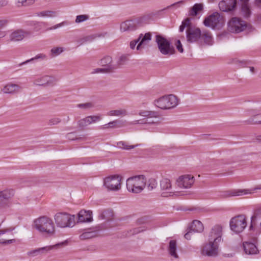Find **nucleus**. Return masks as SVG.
Returning <instances> with one entry per match:
<instances>
[{"mask_svg":"<svg viewBox=\"0 0 261 261\" xmlns=\"http://www.w3.org/2000/svg\"><path fill=\"white\" fill-rule=\"evenodd\" d=\"M34 226L36 229L41 233L49 236H53L55 233V227L52 220L43 216L34 221Z\"/></svg>","mask_w":261,"mask_h":261,"instance_id":"obj_1","label":"nucleus"},{"mask_svg":"<svg viewBox=\"0 0 261 261\" xmlns=\"http://www.w3.org/2000/svg\"><path fill=\"white\" fill-rule=\"evenodd\" d=\"M146 181L145 177L143 175L129 177L126 180L127 189L132 193H140L144 188Z\"/></svg>","mask_w":261,"mask_h":261,"instance_id":"obj_2","label":"nucleus"},{"mask_svg":"<svg viewBox=\"0 0 261 261\" xmlns=\"http://www.w3.org/2000/svg\"><path fill=\"white\" fill-rule=\"evenodd\" d=\"M155 42L161 53L165 56H170L175 53L174 46L170 41L161 35L155 36Z\"/></svg>","mask_w":261,"mask_h":261,"instance_id":"obj_3","label":"nucleus"},{"mask_svg":"<svg viewBox=\"0 0 261 261\" xmlns=\"http://www.w3.org/2000/svg\"><path fill=\"white\" fill-rule=\"evenodd\" d=\"M205 27L213 29L220 30L225 24L224 18L218 12H214L204 18L203 22Z\"/></svg>","mask_w":261,"mask_h":261,"instance_id":"obj_4","label":"nucleus"},{"mask_svg":"<svg viewBox=\"0 0 261 261\" xmlns=\"http://www.w3.org/2000/svg\"><path fill=\"white\" fill-rule=\"evenodd\" d=\"M155 106L161 109H170L176 107L178 99L176 96L170 94L163 96L154 101Z\"/></svg>","mask_w":261,"mask_h":261,"instance_id":"obj_5","label":"nucleus"},{"mask_svg":"<svg viewBox=\"0 0 261 261\" xmlns=\"http://www.w3.org/2000/svg\"><path fill=\"white\" fill-rule=\"evenodd\" d=\"M55 223L61 228L72 227L75 224V216L66 213H58L54 216Z\"/></svg>","mask_w":261,"mask_h":261,"instance_id":"obj_6","label":"nucleus"},{"mask_svg":"<svg viewBox=\"0 0 261 261\" xmlns=\"http://www.w3.org/2000/svg\"><path fill=\"white\" fill-rule=\"evenodd\" d=\"M247 28V22L238 17H233L228 22V30L232 33H240Z\"/></svg>","mask_w":261,"mask_h":261,"instance_id":"obj_7","label":"nucleus"},{"mask_svg":"<svg viewBox=\"0 0 261 261\" xmlns=\"http://www.w3.org/2000/svg\"><path fill=\"white\" fill-rule=\"evenodd\" d=\"M247 225L246 218L243 215H239L232 218L230 221L231 230L237 233L241 232Z\"/></svg>","mask_w":261,"mask_h":261,"instance_id":"obj_8","label":"nucleus"},{"mask_svg":"<svg viewBox=\"0 0 261 261\" xmlns=\"http://www.w3.org/2000/svg\"><path fill=\"white\" fill-rule=\"evenodd\" d=\"M219 244L210 241L205 243L202 247L201 253L202 255L210 257H215L219 253Z\"/></svg>","mask_w":261,"mask_h":261,"instance_id":"obj_9","label":"nucleus"},{"mask_svg":"<svg viewBox=\"0 0 261 261\" xmlns=\"http://www.w3.org/2000/svg\"><path fill=\"white\" fill-rule=\"evenodd\" d=\"M121 177L119 175H112L104 179V185L111 191H118L121 188Z\"/></svg>","mask_w":261,"mask_h":261,"instance_id":"obj_10","label":"nucleus"},{"mask_svg":"<svg viewBox=\"0 0 261 261\" xmlns=\"http://www.w3.org/2000/svg\"><path fill=\"white\" fill-rule=\"evenodd\" d=\"M201 31L198 28L189 27L186 30V38L188 43L197 42L201 37Z\"/></svg>","mask_w":261,"mask_h":261,"instance_id":"obj_11","label":"nucleus"},{"mask_svg":"<svg viewBox=\"0 0 261 261\" xmlns=\"http://www.w3.org/2000/svg\"><path fill=\"white\" fill-rule=\"evenodd\" d=\"M222 228L220 225L214 226L211 230L208 235V241L218 244L222 241Z\"/></svg>","mask_w":261,"mask_h":261,"instance_id":"obj_12","label":"nucleus"},{"mask_svg":"<svg viewBox=\"0 0 261 261\" xmlns=\"http://www.w3.org/2000/svg\"><path fill=\"white\" fill-rule=\"evenodd\" d=\"M33 82L34 85L36 86H54L56 84L57 80L52 76L44 75L36 78Z\"/></svg>","mask_w":261,"mask_h":261,"instance_id":"obj_13","label":"nucleus"},{"mask_svg":"<svg viewBox=\"0 0 261 261\" xmlns=\"http://www.w3.org/2000/svg\"><path fill=\"white\" fill-rule=\"evenodd\" d=\"M160 187L162 191L161 195L163 197L170 196L174 192L171 181L168 178H163L160 181Z\"/></svg>","mask_w":261,"mask_h":261,"instance_id":"obj_14","label":"nucleus"},{"mask_svg":"<svg viewBox=\"0 0 261 261\" xmlns=\"http://www.w3.org/2000/svg\"><path fill=\"white\" fill-rule=\"evenodd\" d=\"M194 182V177L189 174L181 176L176 180L177 186L182 188H190Z\"/></svg>","mask_w":261,"mask_h":261,"instance_id":"obj_15","label":"nucleus"},{"mask_svg":"<svg viewBox=\"0 0 261 261\" xmlns=\"http://www.w3.org/2000/svg\"><path fill=\"white\" fill-rule=\"evenodd\" d=\"M246 241L243 242V246L245 253L248 255H255L259 253V250L257 247L256 242Z\"/></svg>","mask_w":261,"mask_h":261,"instance_id":"obj_16","label":"nucleus"},{"mask_svg":"<svg viewBox=\"0 0 261 261\" xmlns=\"http://www.w3.org/2000/svg\"><path fill=\"white\" fill-rule=\"evenodd\" d=\"M101 119V115L89 116L80 120L77 124L79 127L84 128L89 124L100 121Z\"/></svg>","mask_w":261,"mask_h":261,"instance_id":"obj_17","label":"nucleus"},{"mask_svg":"<svg viewBox=\"0 0 261 261\" xmlns=\"http://www.w3.org/2000/svg\"><path fill=\"white\" fill-rule=\"evenodd\" d=\"M237 0H222L219 3L220 9L224 12H230L237 7Z\"/></svg>","mask_w":261,"mask_h":261,"instance_id":"obj_18","label":"nucleus"},{"mask_svg":"<svg viewBox=\"0 0 261 261\" xmlns=\"http://www.w3.org/2000/svg\"><path fill=\"white\" fill-rule=\"evenodd\" d=\"M14 195L13 189L6 190L0 191V208L8 206L7 200L12 198Z\"/></svg>","mask_w":261,"mask_h":261,"instance_id":"obj_19","label":"nucleus"},{"mask_svg":"<svg viewBox=\"0 0 261 261\" xmlns=\"http://www.w3.org/2000/svg\"><path fill=\"white\" fill-rule=\"evenodd\" d=\"M30 35L31 33L29 32L21 29L17 30L10 35V40L13 42L20 41Z\"/></svg>","mask_w":261,"mask_h":261,"instance_id":"obj_20","label":"nucleus"},{"mask_svg":"<svg viewBox=\"0 0 261 261\" xmlns=\"http://www.w3.org/2000/svg\"><path fill=\"white\" fill-rule=\"evenodd\" d=\"M112 58L111 57L107 56L101 59L99 62L100 65L106 67L107 72H112L117 69L116 65L112 64Z\"/></svg>","mask_w":261,"mask_h":261,"instance_id":"obj_21","label":"nucleus"},{"mask_svg":"<svg viewBox=\"0 0 261 261\" xmlns=\"http://www.w3.org/2000/svg\"><path fill=\"white\" fill-rule=\"evenodd\" d=\"M139 21L136 20H127L120 24V29L121 32L132 31L137 28V23Z\"/></svg>","mask_w":261,"mask_h":261,"instance_id":"obj_22","label":"nucleus"},{"mask_svg":"<svg viewBox=\"0 0 261 261\" xmlns=\"http://www.w3.org/2000/svg\"><path fill=\"white\" fill-rule=\"evenodd\" d=\"M21 89L20 86L11 83L6 85L2 89V91L5 94H14L18 93Z\"/></svg>","mask_w":261,"mask_h":261,"instance_id":"obj_23","label":"nucleus"},{"mask_svg":"<svg viewBox=\"0 0 261 261\" xmlns=\"http://www.w3.org/2000/svg\"><path fill=\"white\" fill-rule=\"evenodd\" d=\"M138 38H140V40L136 47V49L137 50H141L142 48H145L148 42L151 40V35L149 33H147L145 35L141 34Z\"/></svg>","mask_w":261,"mask_h":261,"instance_id":"obj_24","label":"nucleus"},{"mask_svg":"<svg viewBox=\"0 0 261 261\" xmlns=\"http://www.w3.org/2000/svg\"><path fill=\"white\" fill-rule=\"evenodd\" d=\"M66 244V242L65 241L64 242H62L61 243L57 244L55 245L46 246V247L38 248V249H36L35 250H34L33 251H31L28 252V254L33 255V256H35L38 253H40V252L42 253L44 252H47L54 248H57L58 246H62Z\"/></svg>","mask_w":261,"mask_h":261,"instance_id":"obj_25","label":"nucleus"},{"mask_svg":"<svg viewBox=\"0 0 261 261\" xmlns=\"http://www.w3.org/2000/svg\"><path fill=\"white\" fill-rule=\"evenodd\" d=\"M92 211L81 210L78 214V222H90L92 221Z\"/></svg>","mask_w":261,"mask_h":261,"instance_id":"obj_26","label":"nucleus"},{"mask_svg":"<svg viewBox=\"0 0 261 261\" xmlns=\"http://www.w3.org/2000/svg\"><path fill=\"white\" fill-rule=\"evenodd\" d=\"M168 251L169 255L174 258L178 259L179 256L177 253V242L172 240L169 241L168 247Z\"/></svg>","mask_w":261,"mask_h":261,"instance_id":"obj_27","label":"nucleus"},{"mask_svg":"<svg viewBox=\"0 0 261 261\" xmlns=\"http://www.w3.org/2000/svg\"><path fill=\"white\" fill-rule=\"evenodd\" d=\"M241 3V12L244 17L250 16L251 12L249 5V0H240Z\"/></svg>","mask_w":261,"mask_h":261,"instance_id":"obj_28","label":"nucleus"},{"mask_svg":"<svg viewBox=\"0 0 261 261\" xmlns=\"http://www.w3.org/2000/svg\"><path fill=\"white\" fill-rule=\"evenodd\" d=\"M200 38L203 40L204 42L209 45L213 44V38L211 32L207 30H204L201 31V36Z\"/></svg>","mask_w":261,"mask_h":261,"instance_id":"obj_29","label":"nucleus"},{"mask_svg":"<svg viewBox=\"0 0 261 261\" xmlns=\"http://www.w3.org/2000/svg\"><path fill=\"white\" fill-rule=\"evenodd\" d=\"M188 228L194 233L201 232L203 230L202 223L200 221L197 220H194L192 224Z\"/></svg>","mask_w":261,"mask_h":261,"instance_id":"obj_30","label":"nucleus"},{"mask_svg":"<svg viewBox=\"0 0 261 261\" xmlns=\"http://www.w3.org/2000/svg\"><path fill=\"white\" fill-rule=\"evenodd\" d=\"M231 63L237 66L238 68H240L247 67L248 65L250 64L251 61L249 60H240L237 58H234L232 59Z\"/></svg>","mask_w":261,"mask_h":261,"instance_id":"obj_31","label":"nucleus"},{"mask_svg":"<svg viewBox=\"0 0 261 261\" xmlns=\"http://www.w3.org/2000/svg\"><path fill=\"white\" fill-rule=\"evenodd\" d=\"M184 3V1H180L177 2H176L174 4H172L166 8H164L163 9H161L160 10L157 11L155 13H151L152 15H161V13L164 12V11L168 10L170 8H174V9H177L180 7V6Z\"/></svg>","mask_w":261,"mask_h":261,"instance_id":"obj_32","label":"nucleus"},{"mask_svg":"<svg viewBox=\"0 0 261 261\" xmlns=\"http://www.w3.org/2000/svg\"><path fill=\"white\" fill-rule=\"evenodd\" d=\"M127 115L128 112L127 110L124 109L111 110L107 113V115L110 116L124 117Z\"/></svg>","mask_w":261,"mask_h":261,"instance_id":"obj_33","label":"nucleus"},{"mask_svg":"<svg viewBox=\"0 0 261 261\" xmlns=\"http://www.w3.org/2000/svg\"><path fill=\"white\" fill-rule=\"evenodd\" d=\"M139 115L146 118H156L160 116L159 113L158 112L152 111H141L139 112Z\"/></svg>","mask_w":261,"mask_h":261,"instance_id":"obj_34","label":"nucleus"},{"mask_svg":"<svg viewBox=\"0 0 261 261\" xmlns=\"http://www.w3.org/2000/svg\"><path fill=\"white\" fill-rule=\"evenodd\" d=\"M113 216V211L111 209L103 211L99 215V218L102 220H110Z\"/></svg>","mask_w":261,"mask_h":261,"instance_id":"obj_35","label":"nucleus"},{"mask_svg":"<svg viewBox=\"0 0 261 261\" xmlns=\"http://www.w3.org/2000/svg\"><path fill=\"white\" fill-rule=\"evenodd\" d=\"M203 9V5L201 4H195L189 11V15L192 16H196L198 12Z\"/></svg>","mask_w":261,"mask_h":261,"instance_id":"obj_36","label":"nucleus"},{"mask_svg":"<svg viewBox=\"0 0 261 261\" xmlns=\"http://www.w3.org/2000/svg\"><path fill=\"white\" fill-rule=\"evenodd\" d=\"M140 145V144H136L135 145H129L128 143L124 141H120L117 143V146L121 149L124 150H130L135 148L136 147Z\"/></svg>","mask_w":261,"mask_h":261,"instance_id":"obj_37","label":"nucleus"},{"mask_svg":"<svg viewBox=\"0 0 261 261\" xmlns=\"http://www.w3.org/2000/svg\"><path fill=\"white\" fill-rule=\"evenodd\" d=\"M35 2V0H16L18 7H28L32 6Z\"/></svg>","mask_w":261,"mask_h":261,"instance_id":"obj_38","label":"nucleus"},{"mask_svg":"<svg viewBox=\"0 0 261 261\" xmlns=\"http://www.w3.org/2000/svg\"><path fill=\"white\" fill-rule=\"evenodd\" d=\"M96 236V232L93 231H87L83 233L80 236V238L81 240H85L92 238Z\"/></svg>","mask_w":261,"mask_h":261,"instance_id":"obj_39","label":"nucleus"},{"mask_svg":"<svg viewBox=\"0 0 261 261\" xmlns=\"http://www.w3.org/2000/svg\"><path fill=\"white\" fill-rule=\"evenodd\" d=\"M56 12L53 11H43L37 13V16L41 17H54Z\"/></svg>","mask_w":261,"mask_h":261,"instance_id":"obj_40","label":"nucleus"},{"mask_svg":"<svg viewBox=\"0 0 261 261\" xmlns=\"http://www.w3.org/2000/svg\"><path fill=\"white\" fill-rule=\"evenodd\" d=\"M64 50V49L63 47H54L50 50V55L53 57L57 56L60 55L62 52H63Z\"/></svg>","mask_w":261,"mask_h":261,"instance_id":"obj_41","label":"nucleus"},{"mask_svg":"<svg viewBox=\"0 0 261 261\" xmlns=\"http://www.w3.org/2000/svg\"><path fill=\"white\" fill-rule=\"evenodd\" d=\"M127 60L128 59L126 55H122L119 57L117 60V64H115L118 67L117 68H120L122 66L124 65Z\"/></svg>","mask_w":261,"mask_h":261,"instance_id":"obj_42","label":"nucleus"},{"mask_svg":"<svg viewBox=\"0 0 261 261\" xmlns=\"http://www.w3.org/2000/svg\"><path fill=\"white\" fill-rule=\"evenodd\" d=\"M46 58V56L45 55H44L43 54H40L36 55L34 58H32V59L28 60L25 61V62H22L19 65L21 66L22 65L25 64L29 63L32 61H34L35 60H38V59L43 60V59H45Z\"/></svg>","mask_w":261,"mask_h":261,"instance_id":"obj_43","label":"nucleus"},{"mask_svg":"<svg viewBox=\"0 0 261 261\" xmlns=\"http://www.w3.org/2000/svg\"><path fill=\"white\" fill-rule=\"evenodd\" d=\"M89 19V16L86 14L79 15L76 16L75 22L76 23H80L84 22Z\"/></svg>","mask_w":261,"mask_h":261,"instance_id":"obj_44","label":"nucleus"},{"mask_svg":"<svg viewBox=\"0 0 261 261\" xmlns=\"http://www.w3.org/2000/svg\"><path fill=\"white\" fill-rule=\"evenodd\" d=\"M249 193L246 190H238L232 192L230 195L231 196H242Z\"/></svg>","mask_w":261,"mask_h":261,"instance_id":"obj_45","label":"nucleus"},{"mask_svg":"<svg viewBox=\"0 0 261 261\" xmlns=\"http://www.w3.org/2000/svg\"><path fill=\"white\" fill-rule=\"evenodd\" d=\"M157 186V182L154 178H150L148 181V189L149 190H152Z\"/></svg>","mask_w":261,"mask_h":261,"instance_id":"obj_46","label":"nucleus"},{"mask_svg":"<svg viewBox=\"0 0 261 261\" xmlns=\"http://www.w3.org/2000/svg\"><path fill=\"white\" fill-rule=\"evenodd\" d=\"M94 107V105L92 102H86L84 103H80L77 105V107L79 108L83 109H89Z\"/></svg>","mask_w":261,"mask_h":261,"instance_id":"obj_47","label":"nucleus"},{"mask_svg":"<svg viewBox=\"0 0 261 261\" xmlns=\"http://www.w3.org/2000/svg\"><path fill=\"white\" fill-rule=\"evenodd\" d=\"M260 220L259 221L258 218H254V217H251L250 229H253V228L255 227L258 223L260 224Z\"/></svg>","mask_w":261,"mask_h":261,"instance_id":"obj_48","label":"nucleus"},{"mask_svg":"<svg viewBox=\"0 0 261 261\" xmlns=\"http://www.w3.org/2000/svg\"><path fill=\"white\" fill-rule=\"evenodd\" d=\"M61 122V119L59 118H53L48 120V125H56Z\"/></svg>","mask_w":261,"mask_h":261,"instance_id":"obj_49","label":"nucleus"},{"mask_svg":"<svg viewBox=\"0 0 261 261\" xmlns=\"http://www.w3.org/2000/svg\"><path fill=\"white\" fill-rule=\"evenodd\" d=\"M146 229L143 226L139 227L138 228H135L133 229V230H131L130 231L132 232V234H136L140 232H143V231L145 230Z\"/></svg>","mask_w":261,"mask_h":261,"instance_id":"obj_50","label":"nucleus"},{"mask_svg":"<svg viewBox=\"0 0 261 261\" xmlns=\"http://www.w3.org/2000/svg\"><path fill=\"white\" fill-rule=\"evenodd\" d=\"M260 216H261V208H256L253 213V214L252 217H254V218H258L259 221L260 220Z\"/></svg>","mask_w":261,"mask_h":261,"instance_id":"obj_51","label":"nucleus"},{"mask_svg":"<svg viewBox=\"0 0 261 261\" xmlns=\"http://www.w3.org/2000/svg\"><path fill=\"white\" fill-rule=\"evenodd\" d=\"M120 122V121L118 120H115L113 121H111L108 123V127L109 128H115L118 126L117 125Z\"/></svg>","mask_w":261,"mask_h":261,"instance_id":"obj_52","label":"nucleus"},{"mask_svg":"<svg viewBox=\"0 0 261 261\" xmlns=\"http://www.w3.org/2000/svg\"><path fill=\"white\" fill-rule=\"evenodd\" d=\"M140 40V38H138L137 39H136L135 40L131 41L130 42V44H129L130 48L132 49H134L136 47V44L137 43L138 44L139 43Z\"/></svg>","mask_w":261,"mask_h":261,"instance_id":"obj_53","label":"nucleus"},{"mask_svg":"<svg viewBox=\"0 0 261 261\" xmlns=\"http://www.w3.org/2000/svg\"><path fill=\"white\" fill-rule=\"evenodd\" d=\"M187 232L185 234L184 237L185 238L188 240H189L191 239L192 235L194 233L193 231H192L190 229H189L188 227L187 228Z\"/></svg>","mask_w":261,"mask_h":261,"instance_id":"obj_54","label":"nucleus"},{"mask_svg":"<svg viewBox=\"0 0 261 261\" xmlns=\"http://www.w3.org/2000/svg\"><path fill=\"white\" fill-rule=\"evenodd\" d=\"M104 73V72H108L107 70L105 68H96L93 69V70L91 72L92 74H95V73Z\"/></svg>","mask_w":261,"mask_h":261,"instance_id":"obj_55","label":"nucleus"},{"mask_svg":"<svg viewBox=\"0 0 261 261\" xmlns=\"http://www.w3.org/2000/svg\"><path fill=\"white\" fill-rule=\"evenodd\" d=\"M15 242V239H9L7 240H5L3 239H0V244L6 245L8 244H11L14 243Z\"/></svg>","mask_w":261,"mask_h":261,"instance_id":"obj_56","label":"nucleus"},{"mask_svg":"<svg viewBox=\"0 0 261 261\" xmlns=\"http://www.w3.org/2000/svg\"><path fill=\"white\" fill-rule=\"evenodd\" d=\"M176 46L177 49L181 53L184 52V48L182 47V45L181 43V42L179 40H177L176 43Z\"/></svg>","mask_w":261,"mask_h":261,"instance_id":"obj_57","label":"nucleus"},{"mask_svg":"<svg viewBox=\"0 0 261 261\" xmlns=\"http://www.w3.org/2000/svg\"><path fill=\"white\" fill-rule=\"evenodd\" d=\"M68 23L66 21H63L61 23H58L54 26H53V27H51L49 29H48V30H54V29H56L60 27H62L63 25H66V24H68Z\"/></svg>","mask_w":261,"mask_h":261,"instance_id":"obj_58","label":"nucleus"},{"mask_svg":"<svg viewBox=\"0 0 261 261\" xmlns=\"http://www.w3.org/2000/svg\"><path fill=\"white\" fill-rule=\"evenodd\" d=\"M182 23L184 24L185 26L188 28L189 27H192L191 26V19L190 18H187L184 20L182 21Z\"/></svg>","mask_w":261,"mask_h":261,"instance_id":"obj_59","label":"nucleus"},{"mask_svg":"<svg viewBox=\"0 0 261 261\" xmlns=\"http://www.w3.org/2000/svg\"><path fill=\"white\" fill-rule=\"evenodd\" d=\"M147 123L146 121H144V119L138 120L133 121L130 123V124H145Z\"/></svg>","mask_w":261,"mask_h":261,"instance_id":"obj_60","label":"nucleus"},{"mask_svg":"<svg viewBox=\"0 0 261 261\" xmlns=\"http://www.w3.org/2000/svg\"><path fill=\"white\" fill-rule=\"evenodd\" d=\"M253 4L255 7L261 9V0H254Z\"/></svg>","mask_w":261,"mask_h":261,"instance_id":"obj_61","label":"nucleus"},{"mask_svg":"<svg viewBox=\"0 0 261 261\" xmlns=\"http://www.w3.org/2000/svg\"><path fill=\"white\" fill-rule=\"evenodd\" d=\"M8 0H0V8L5 7L8 4Z\"/></svg>","mask_w":261,"mask_h":261,"instance_id":"obj_62","label":"nucleus"},{"mask_svg":"<svg viewBox=\"0 0 261 261\" xmlns=\"http://www.w3.org/2000/svg\"><path fill=\"white\" fill-rule=\"evenodd\" d=\"M94 38L95 37L93 35H90L84 37V39L86 40V42L92 41Z\"/></svg>","mask_w":261,"mask_h":261,"instance_id":"obj_63","label":"nucleus"},{"mask_svg":"<svg viewBox=\"0 0 261 261\" xmlns=\"http://www.w3.org/2000/svg\"><path fill=\"white\" fill-rule=\"evenodd\" d=\"M7 23V21L5 20H0V29L3 28Z\"/></svg>","mask_w":261,"mask_h":261,"instance_id":"obj_64","label":"nucleus"}]
</instances>
